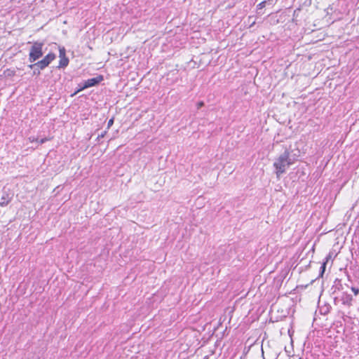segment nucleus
<instances>
[{
    "instance_id": "nucleus-1",
    "label": "nucleus",
    "mask_w": 359,
    "mask_h": 359,
    "mask_svg": "<svg viewBox=\"0 0 359 359\" xmlns=\"http://www.w3.org/2000/svg\"><path fill=\"white\" fill-rule=\"evenodd\" d=\"M290 152L288 149L279 156V157L273 163V166L276 170V175L279 177L285 172L286 169L292 164V161L290 158Z\"/></svg>"
},
{
    "instance_id": "nucleus-2",
    "label": "nucleus",
    "mask_w": 359,
    "mask_h": 359,
    "mask_svg": "<svg viewBox=\"0 0 359 359\" xmlns=\"http://www.w3.org/2000/svg\"><path fill=\"white\" fill-rule=\"evenodd\" d=\"M43 43L42 42L35 41L33 43L29 53V61L30 62H35L43 55Z\"/></svg>"
},
{
    "instance_id": "nucleus-3",
    "label": "nucleus",
    "mask_w": 359,
    "mask_h": 359,
    "mask_svg": "<svg viewBox=\"0 0 359 359\" xmlns=\"http://www.w3.org/2000/svg\"><path fill=\"white\" fill-rule=\"evenodd\" d=\"M55 55L53 53H50L46 55L41 60L38 61L37 62L29 65V67L33 69L36 67H39L40 69H43L46 67H48L50 63L55 59Z\"/></svg>"
},
{
    "instance_id": "nucleus-4",
    "label": "nucleus",
    "mask_w": 359,
    "mask_h": 359,
    "mask_svg": "<svg viewBox=\"0 0 359 359\" xmlns=\"http://www.w3.org/2000/svg\"><path fill=\"white\" fill-rule=\"evenodd\" d=\"M13 194L10 190H6L4 189L2 196L0 198V206L5 207L8 205L13 198Z\"/></svg>"
},
{
    "instance_id": "nucleus-5",
    "label": "nucleus",
    "mask_w": 359,
    "mask_h": 359,
    "mask_svg": "<svg viewBox=\"0 0 359 359\" xmlns=\"http://www.w3.org/2000/svg\"><path fill=\"white\" fill-rule=\"evenodd\" d=\"M103 80V76L100 75L98 76H96L95 78L89 79L84 81L83 86L79 90H81L87 88H90L94 86L97 85L99 83H100Z\"/></svg>"
},
{
    "instance_id": "nucleus-6",
    "label": "nucleus",
    "mask_w": 359,
    "mask_h": 359,
    "mask_svg": "<svg viewBox=\"0 0 359 359\" xmlns=\"http://www.w3.org/2000/svg\"><path fill=\"white\" fill-rule=\"evenodd\" d=\"M340 301L344 305L350 306L353 301V297L351 294L346 292H343L340 297Z\"/></svg>"
},
{
    "instance_id": "nucleus-7",
    "label": "nucleus",
    "mask_w": 359,
    "mask_h": 359,
    "mask_svg": "<svg viewBox=\"0 0 359 359\" xmlns=\"http://www.w3.org/2000/svg\"><path fill=\"white\" fill-rule=\"evenodd\" d=\"M69 60L67 57H60V62H59V67H65L68 65Z\"/></svg>"
},
{
    "instance_id": "nucleus-8",
    "label": "nucleus",
    "mask_w": 359,
    "mask_h": 359,
    "mask_svg": "<svg viewBox=\"0 0 359 359\" xmlns=\"http://www.w3.org/2000/svg\"><path fill=\"white\" fill-rule=\"evenodd\" d=\"M330 308L331 307L330 306H325L324 307H321L320 311L322 314L326 315L330 312Z\"/></svg>"
},
{
    "instance_id": "nucleus-9",
    "label": "nucleus",
    "mask_w": 359,
    "mask_h": 359,
    "mask_svg": "<svg viewBox=\"0 0 359 359\" xmlns=\"http://www.w3.org/2000/svg\"><path fill=\"white\" fill-rule=\"evenodd\" d=\"M266 4H267L266 1H263L260 2L257 5V8L258 9H262L263 8H264L266 6Z\"/></svg>"
},
{
    "instance_id": "nucleus-10",
    "label": "nucleus",
    "mask_w": 359,
    "mask_h": 359,
    "mask_svg": "<svg viewBox=\"0 0 359 359\" xmlns=\"http://www.w3.org/2000/svg\"><path fill=\"white\" fill-rule=\"evenodd\" d=\"M60 58L65 57V49L64 48H60Z\"/></svg>"
},
{
    "instance_id": "nucleus-11",
    "label": "nucleus",
    "mask_w": 359,
    "mask_h": 359,
    "mask_svg": "<svg viewBox=\"0 0 359 359\" xmlns=\"http://www.w3.org/2000/svg\"><path fill=\"white\" fill-rule=\"evenodd\" d=\"M50 139H48L46 137L42 138L41 140L36 139V142H38L39 144H42L45 143L46 141L49 140Z\"/></svg>"
},
{
    "instance_id": "nucleus-12",
    "label": "nucleus",
    "mask_w": 359,
    "mask_h": 359,
    "mask_svg": "<svg viewBox=\"0 0 359 359\" xmlns=\"http://www.w3.org/2000/svg\"><path fill=\"white\" fill-rule=\"evenodd\" d=\"M325 265H326V263L325 262L320 266V271H321L320 276H323V273H324V271L325 270Z\"/></svg>"
},
{
    "instance_id": "nucleus-13",
    "label": "nucleus",
    "mask_w": 359,
    "mask_h": 359,
    "mask_svg": "<svg viewBox=\"0 0 359 359\" xmlns=\"http://www.w3.org/2000/svg\"><path fill=\"white\" fill-rule=\"evenodd\" d=\"M351 290L353 292L354 294L355 295H358V293H359V289L358 288H356L355 287H351Z\"/></svg>"
},
{
    "instance_id": "nucleus-14",
    "label": "nucleus",
    "mask_w": 359,
    "mask_h": 359,
    "mask_svg": "<svg viewBox=\"0 0 359 359\" xmlns=\"http://www.w3.org/2000/svg\"><path fill=\"white\" fill-rule=\"evenodd\" d=\"M113 123H114V118L109 119L108 121V124H107L108 128H109L111 126H112Z\"/></svg>"
},
{
    "instance_id": "nucleus-15",
    "label": "nucleus",
    "mask_w": 359,
    "mask_h": 359,
    "mask_svg": "<svg viewBox=\"0 0 359 359\" xmlns=\"http://www.w3.org/2000/svg\"><path fill=\"white\" fill-rule=\"evenodd\" d=\"M34 74H40V71L39 70L36 71V69H34Z\"/></svg>"
},
{
    "instance_id": "nucleus-16",
    "label": "nucleus",
    "mask_w": 359,
    "mask_h": 359,
    "mask_svg": "<svg viewBox=\"0 0 359 359\" xmlns=\"http://www.w3.org/2000/svg\"><path fill=\"white\" fill-rule=\"evenodd\" d=\"M198 107H202V106L203 105V102H199V103L198 104Z\"/></svg>"
},
{
    "instance_id": "nucleus-17",
    "label": "nucleus",
    "mask_w": 359,
    "mask_h": 359,
    "mask_svg": "<svg viewBox=\"0 0 359 359\" xmlns=\"http://www.w3.org/2000/svg\"><path fill=\"white\" fill-rule=\"evenodd\" d=\"M267 2L269 1L271 4H273V0H266Z\"/></svg>"
},
{
    "instance_id": "nucleus-18",
    "label": "nucleus",
    "mask_w": 359,
    "mask_h": 359,
    "mask_svg": "<svg viewBox=\"0 0 359 359\" xmlns=\"http://www.w3.org/2000/svg\"><path fill=\"white\" fill-rule=\"evenodd\" d=\"M29 140H30L32 142H34V138L32 140V139H31V137H29Z\"/></svg>"
},
{
    "instance_id": "nucleus-19",
    "label": "nucleus",
    "mask_w": 359,
    "mask_h": 359,
    "mask_svg": "<svg viewBox=\"0 0 359 359\" xmlns=\"http://www.w3.org/2000/svg\"><path fill=\"white\" fill-rule=\"evenodd\" d=\"M204 359H208V356H205V357L204 358Z\"/></svg>"
}]
</instances>
